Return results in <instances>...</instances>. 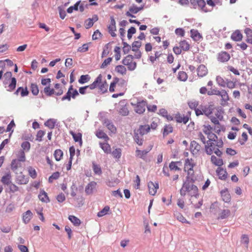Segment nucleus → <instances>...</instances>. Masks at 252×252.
Returning a JSON list of instances; mask_svg holds the SVG:
<instances>
[{
  "label": "nucleus",
  "mask_w": 252,
  "mask_h": 252,
  "mask_svg": "<svg viewBox=\"0 0 252 252\" xmlns=\"http://www.w3.org/2000/svg\"><path fill=\"white\" fill-rule=\"evenodd\" d=\"M225 112L220 106L215 107L213 113L210 116L211 122L215 125L214 130L217 134H220L221 131L225 130V127L220 124V122L224 121V115Z\"/></svg>",
  "instance_id": "nucleus-1"
},
{
  "label": "nucleus",
  "mask_w": 252,
  "mask_h": 252,
  "mask_svg": "<svg viewBox=\"0 0 252 252\" xmlns=\"http://www.w3.org/2000/svg\"><path fill=\"white\" fill-rule=\"evenodd\" d=\"M222 140L218 139L215 141L208 140L205 145V151L208 155H211L214 153L217 156L220 157L222 152L219 149L223 146Z\"/></svg>",
  "instance_id": "nucleus-2"
},
{
  "label": "nucleus",
  "mask_w": 252,
  "mask_h": 252,
  "mask_svg": "<svg viewBox=\"0 0 252 252\" xmlns=\"http://www.w3.org/2000/svg\"><path fill=\"white\" fill-rule=\"evenodd\" d=\"M180 194L182 196L188 194L191 197H196L198 195V189L192 183L186 182L180 189Z\"/></svg>",
  "instance_id": "nucleus-3"
},
{
  "label": "nucleus",
  "mask_w": 252,
  "mask_h": 252,
  "mask_svg": "<svg viewBox=\"0 0 252 252\" xmlns=\"http://www.w3.org/2000/svg\"><path fill=\"white\" fill-rule=\"evenodd\" d=\"M126 87L127 82L126 80L115 77L114 78L113 82L110 83L109 91L110 92L115 91L126 92L127 89Z\"/></svg>",
  "instance_id": "nucleus-4"
},
{
  "label": "nucleus",
  "mask_w": 252,
  "mask_h": 252,
  "mask_svg": "<svg viewBox=\"0 0 252 252\" xmlns=\"http://www.w3.org/2000/svg\"><path fill=\"white\" fill-rule=\"evenodd\" d=\"M196 163L192 158L186 159L184 163V171L187 173V178L193 180L194 177V170L193 168L195 166Z\"/></svg>",
  "instance_id": "nucleus-5"
},
{
  "label": "nucleus",
  "mask_w": 252,
  "mask_h": 252,
  "mask_svg": "<svg viewBox=\"0 0 252 252\" xmlns=\"http://www.w3.org/2000/svg\"><path fill=\"white\" fill-rule=\"evenodd\" d=\"M214 109L213 104H210L209 105H200L197 109H195V114L197 116L205 115L209 118L210 116L212 114Z\"/></svg>",
  "instance_id": "nucleus-6"
},
{
  "label": "nucleus",
  "mask_w": 252,
  "mask_h": 252,
  "mask_svg": "<svg viewBox=\"0 0 252 252\" xmlns=\"http://www.w3.org/2000/svg\"><path fill=\"white\" fill-rule=\"evenodd\" d=\"M122 64L127 67V69L132 71L134 70L137 67V63L134 61L133 56L128 55L124 58L122 61Z\"/></svg>",
  "instance_id": "nucleus-7"
},
{
  "label": "nucleus",
  "mask_w": 252,
  "mask_h": 252,
  "mask_svg": "<svg viewBox=\"0 0 252 252\" xmlns=\"http://www.w3.org/2000/svg\"><path fill=\"white\" fill-rule=\"evenodd\" d=\"M213 129L214 128L209 124L204 125L202 126V131L207 135L208 140L215 141L218 139V137L216 134L213 132Z\"/></svg>",
  "instance_id": "nucleus-8"
},
{
  "label": "nucleus",
  "mask_w": 252,
  "mask_h": 252,
  "mask_svg": "<svg viewBox=\"0 0 252 252\" xmlns=\"http://www.w3.org/2000/svg\"><path fill=\"white\" fill-rule=\"evenodd\" d=\"M133 106L134 111L138 114H142L145 111V107L146 106V102L142 100L140 102H138L136 104H133L131 103Z\"/></svg>",
  "instance_id": "nucleus-9"
},
{
  "label": "nucleus",
  "mask_w": 252,
  "mask_h": 252,
  "mask_svg": "<svg viewBox=\"0 0 252 252\" xmlns=\"http://www.w3.org/2000/svg\"><path fill=\"white\" fill-rule=\"evenodd\" d=\"M108 29L109 33L113 37H115L116 34L115 32L116 31V21L114 18L113 16L110 17V24L108 26Z\"/></svg>",
  "instance_id": "nucleus-10"
},
{
  "label": "nucleus",
  "mask_w": 252,
  "mask_h": 252,
  "mask_svg": "<svg viewBox=\"0 0 252 252\" xmlns=\"http://www.w3.org/2000/svg\"><path fill=\"white\" fill-rule=\"evenodd\" d=\"M114 70L118 75L122 76H126L127 73V69L123 64L116 65Z\"/></svg>",
  "instance_id": "nucleus-11"
},
{
  "label": "nucleus",
  "mask_w": 252,
  "mask_h": 252,
  "mask_svg": "<svg viewBox=\"0 0 252 252\" xmlns=\"http://www.w3.org/2000/svg\"><path fill=\"white\" fill-rule=\"evenodd\" d=\"M143 9V6L137 7L136 5L133 4L130 7L129 11L126 12V15L128 17H135L132 14H136Z\"/></svg>",
  "instance_id": "nucleus-12"
},
{
  "label": "nucleus",
  "mask_w": 252,
  "mask_h": 252,
  "mask_svg": "<svg viewBox=\"0 0 252 252\" xmlns=\"http://www.w3.org/2000/svg\"><path fill=\"white\" fill-rule=\"evenodd\" d=\"M102 76L101 74H99L93 83L90 84V90H94L95 88H99L101 84H103Z\"/></svg>",
  "instance_id": "nucleus-13"
},
{
  "label": "nucleus",
  "mask_w": 252,
  "mask_h": 252,
  "mask_svg": "<svg viewBox=\"0 0 252 252\" xmlns=\"http://www.w3.org/2000/svg\"><path fill=\"white\" fill-rule=\"evenodd\" d=\"M230 56L229 53L225 51L220 52L217 55V60L221 63L226 62L229 60Z\"/></svg>",
  "instance_id": "nucleus-14"
},
{
  "label": "nucleus",
  "mask_w": 252,
  "mask_h": 252,
  "mask_svg": "<svg viewBox=\"0 0 252 252\" xmlns=\"http://www.w3.org/2000/svg\"><path fill=\"white\" fill-rule=\"evenodd\" d=\"M190 151L193 155H197L199 154L201 149V146L195 141H192L190 143Z\"/></svg>",
  "instance_id": "nucleus-15"
},
{
  "label": "nucleus",
  "mask_w": 252,
  "mask_h": 252,
  "mask_svg": "<svg viewBox=\"0 0 252 252\" xmlns=\"http://www.w3.org/2000/svg\"><path fill=\"white\" fill-rule=\"evenodd\" d=\"M98 17L96 14L93 15L92 18H90L85 21V27L86 29H90L94 25V22L97 21Z\"/></svg>",
  "instance_id": "nucleus-16"
},
{
  "label": "nucleus",
  "mask_w": 252,
  "mask_h": 252,
  "mask_svg": "<svg viewBox=\"0 0 252 252\" xmlns=\"http://www.w3.org/2000/svg\"><path fill=\"white\" fill-rule=\"evenodd\" d=\"M208 72L207 67L204 64L199 65L197 68V75L200 77L205 76Z\"/></svg>",
  "instance_id": "nucleus-17"
},
{
  "label": "nucleus",
  "mask_w": 252,
  "mask_h": 252,
  "mask_svg": "<svg viewBox=\"0 0 252 252\" xmlns=\"http://www.w3.org/2000/svg\"><path fill=\"white\" fill-rule=\"evenodd\" d=\"M148 186L149 193L152 195H155L157 193V189H158V183L150 182L148 183Z\"/></svg>",
  "instance_id": "nucleus-18"
},
{
  "label": "nucleus",
  "mask_w": 252,
  "mask_h": 252,
  "mask_svg": "<svg viewBox=\"0 0 252 252\" xmlns=\"http://www.w3.org/2000/svg\"><path fill=\"white\" fill-rule=\"evenodd\" d=\"M103 125L106 126L108 129L112 133H115L117 131L116 126L109 120L105 119L103 123Z\"/></svg>",
  "instance_id": "nucleus-19"
},
{
  "label": "nucleus",
  "mask_w": 252,
  "mask_h": 252,
  "mask_svg": "<svg viewBox=\"0 0 252 252\" xmlns=\"http://www.w3.org/2000/svg\"><path fill=\"white\" fill-rule=\"evenodd\" d=\"M219 96H221V105L222 106L227 105V102L229 100L227 92L225 90H222Z\"/></svg>",
  "instance_id": "nucleus-20"
},
{
  "label": "nucleus",
  "mask_w": 252,
  "mask_h": 252,
  "mask_svg": "<svg viewBox=\"0 0 252 252\" xmlns=\"http://www.w3.org/2000/svg\"><path fill=\"white\" fill-rule=\"evenodd\" d=\"M231 212L228 209L220 210L218 214V218L219 219H225L230 216Z\"/></svg>",
  "instance_id": "nucleus-21"
},
{
  "label": "nucleus",
  "mask_w": 252,
  "mask_h": 252,
  "mask_svg": "<svg viewBox=\"0 0 252 252\" xmlns=\"http://www.w3.org/2000/svg\"><path fill=\"white\" fill-rule=\"evenodd\" d=\"M177 123L186 124L189 120L188 116L182 115L179 113L175 114L174 117Z\"/></svg>",
  "instance_id": "nucleus-22"
},
{
  "label": "nucleus",
  "mask_w": 252,
  "mask_h": 252,
  "mask_svg": "<svg viewBox=\"0 0 252 252\" xmlns=\"http://www.w3.org/2000/svg\"><path fill=\"white\" fill-rule=\"evenodd\" d=\"M190 37L195 41H200L203 38L202 36L197 30L191 29L190 31Z\"/></svg>",
  "instance_id": "nucleus-23"
},
{
  "label": "nucleus",
  "mask_w": 252,
  "mask_h": 252,
  "mask_svg": "<svg viewBox=\"0 0 252 252\" xmlns=\"http://www.w3.org/2000/svg\"><path fill=\"white\" fill-rule=\"evenodd\" d=\"M216 172L219 179L221 180H225L226 179L227 173L225 169L219 167L217 168Z\"/></svg>",
  "instance_id": "nucleus-24"
},
{
  "label": "nucleus",
  "mask_w": 252,
  "mask_h": 252,
  "mask_svg": "<svg viewBox=\"0 0 252 252\" xmlns=\"http://www.w3.org/2000/svg\"><path fill=\"white\" fill-rule=\"evenodd\" d=\"M135 142L139 145L141 146L143 142V135L138 132L137 130L134 131L133 137Z\"/></svg>",
  "instance_id": "nucleus-25"
},
{
  "label": "nucleus",
  "mask_w": 252,
  "mask_h": 252,
  "mask_svg": "<svg viewBox=\"0 0 252 252\" xmlns=\"http://www.w3.org/2000/svg\"><path fill=\"white\" fill-rule=\"evenodd\" d=\"M69 133L72 136L75 142H79L80 146H82L83 141L82 139V134L80 132L75 133L73 131H70Z\"/></svg>",
  "instance_id": "nucleus-26"
},
{
  "label": "nucleus",
  "mask_w": 252,
  "mask_h": 252,
  "mask_svg": "<svg viewBox=\"0 0 252 252\" xmlns=\"http://www.w3.org/2000/svg\"><path fill=\"white\" fill-rule=\"evenodd\" d=\"M221 197L222 199L225 202H229L231 200V196L227 189L222 190L220 191Z\"/></svg>",
  "instance_id": "nucleus-27"
},
{
  "label": "nucleus",
  "mask_w": 252,
  "mask_h": 252,
  "mask_svg": "<svg viewBox=\"0 0 252 252\" xmlns=\"http://www.w3.org/2000/svg\"><path fill=\"white\" fill-rule=\"evenodd\" d=\"M38 198L43 202L48 203L50 201L47 193L44 190H40Z\"/></svg>",
  "instance_id": "nucleus-28"
},
{
  "label": "nucleus",
  "mask_w": 252,
  "mask_h": 252,
  "mask_svg": "<svg viewBox=\"0 0 252 252\" xmlns=\"http://www.w3.org/2000/svg\"><path fill=\"white\" fill-rule=\"evenodd\" d=\"M96 136L99 139H103L105 142H108L109 140L107 135L101 129H98L95 132Z\"/></svg>",
  "instance_id": "nucleus-29"
},
{
  "label": "nucleus",
  "mask_w": 252,
  "mask_h": 252,
  "mask_svg": "<svg viewBox=\"0 0 252 252\" xmlns=\"http://www.w3.org/2000/svg\"><path fill=\"white\" fill-rule=\"evenodd\" d=\"M20 93V95L22 97H24L25 96H27L29 92L27 89V88H23V87H19L16 92L14 93V94L16 95H18L19 93Z\"/></svg>",
  "instance_id": "nucleus-30"
},
{
  "label": "nucleus",
  "mask_w": 252,
  "mask_h": 252,
  "mask_svg": "<svg viewBox=\"0 0 252 252\" xmlns=\"http://www.w3.org/2000/svg\"><path fill=\"white\" fill-rule=\"evenodd\" d=\"M96 183L95 182H91L87 186L85 189V191L87 194H90L93 192L94 189L95 188Z\"/></svg>",
  "instance_id": "nucleus-31"
},
{
  "label": "nucleus",
  "mask_w": 252,
  "mask_h": 252,
  "mask_svg": "<svg viewBox=\"0 0 252 252\" xmlns=\"http://www.w3.org/2000/svg\"><path fill=\"white\" fill-rule=\"evenodd\" d=\"M245 33L246 35V41L252 45V30L249 28L245 30Z\"/></svg>",
  "instance_id": "nucleus-32"
},
{
  "label": "nucleus",
  "mask_w": 252,
  "mask_h": 252,
  "mask_svg": "<svg viewBox=\"0 0 252 252\" xmlns=\"http://www.w3.org/2000/svg\"><path fill=\"white\" fill-rule=\"evenodd\" d=\"M99 145L104 152L106 154H110L111 153V147L107 142L103 143L100 142Z\"/></svg>",
  "instance_id": "nucleus-33"
},
{
  "label": "nucleus",
  "mask_w": 252,
  "mask_h": 252,
  "mask_svg": "<svg viewBox=\"0 0 252 252\" xmlns=\"http://www.w3.org/2000/svg\"><path fill=\"white\" fill-rule=\"evenodd\" d=\"M150 130V127L149 125L140 126L137 130L138 132L144 135L148 133Z\"/></svg>",
  "instance_id": "nucleus-34"
},
{
  "label": "nucleus",
  "mask_w": 252,
  "mask_h": 252,
  "mask_svg": "<svg viewBox=\"0 0 252 252\" xmlns=\"http://www.w3.org/2000/svg\"><path fill=\"white\" fill-rule=\"evenodd\" d=\"M32 217V213L30 210L26 211L23 215V220L24 223H28Z\"/></svg>",
  "instance_id": "nucleus-35"
},
{
  "label": "nucleus",
  "mask_w": 252,
  "mask_h": 252,
  "mask_svg": "<svg viewBox=\"0 0 252 252\" xmlns=\"http://www.w3.org/2000/svg\"><path fill=\"white\" fill-rule=\"evenodd\" d=\"M231 39L235 41H241L242 39L243 35L239 31H236L231 35Z\"/></svg>",
  "instance_id": "nucleus-36"
},
{
  "label": "nucleus",
  "mask_w": 252,
  "mask_h": 252,
  "mask_svg": "<svg viewBox=\"0 0 252 252\" xmlns=\"http://www.w3.org/2000/svg\"><path fill=\"white\" fill-rule=\"evenodd\" d=\"M211 161L213 164L216 166H221L223 165V162L221 158H217L215 156H212L211 157Z\"/></svg>",
  "instance_id": "nucleus-37"
},
{
  "label": "nucleus",
  "mask_w": 252,
  "mask_h": 252,
  "mask_svg": "<svg viewBox=\"0 0 252 252\" xmlns=\"http://www.w3.org/2000/svg\"><path fill=\"white\" fill-rule=\"evenodd\" d=\"M180 161H171L169 165V168L171 171H180L181 168L178 167V164H180Z\"/></svg>",
  "instance_id": "nucleus-38"
},
{
  "label": "nucleus",
  "mask_w": 252,
  "mask_h": 252,
  "mask_svg": "<svg viewBox=\"0 0 252 252\" xmlns=\"http://www.w3.org/2000/svg\"><path fill=\"white\" fill-rule=\"evenodd\" d=\"M11 176L10 173H7L3 176L1 179V182L4 184L8 185L11 183Z\"/></svg>",
  "instance_id": "nucleus-39"
},
{
  "label": "nucleus",
  "mask_w": 252,
  "mask_h": 252,
  "mask_svg": "<svg viewBox=\"0 0 252 252\" xmlns=\"http://www.w3.org/2000/svg\"><path fill=\"white\" fill-rule=\"evenodd\" d=\"M179 46L182 50L187 51L190 48V44L185 40L181 41L179 42Z\"/></svg>",
  "instance_id": "nucleus-40"
},
{
  "label": "nucleus",
  "mask_w": 252,
  "mask_h": 252,
  "mask_svg": "<svg viewBox=\"0 0 252 252\" xmlns=\"http://www.w3.org/2000/svg\"><path fill=\"white\" fill-rule=\"evenodd\" d=\"M18 183L21 185L27 184L29 182V178L24 175H20L17 178Z\"/></svg>",
  "instance_id": "nucleus-41"
},
{
  "label": "nucleus",
  "mask_w": 252,
  "mask_h": 252,
  "mask_svg": "<svg viewBox=\"0 0 252 252\" xmlns=\"http://www.w3.org/2000/svg\"><path fill=\"white\" fill-rule=\"evenodd\" d=\"M68 219L73 224L74 226H79L81 224V220L78 218L74 216H69Z\"/></svg>",
  "instance_id": "nucleus-42"
},
{
  "label": "nucleus",
  "mask_w": 252,
  "mask_h": 252,
  "mask_svg": "<svg viewBox=\"0 0 252 252\" xmlns=\"http://www.w3.org/2000/svg\"><path fill=\"white\" fill-rule=\"evenodd\" d=\"M175 218L180 222L182 223H187L188 224H190V222L187 220L186 218L180 213L176 212L174 214Z\"/></svg>",
  "instance_id": "nucleus-43"
},
{
  "label": "nucleus",
  "mask_w": 252,
  "mask_h": 252,
  "mask_svg": "<svg viewBox=\"0 0 252 252\" xmlns=\"http://www.w3.org/2000/svg\"><path fill=\"white\" fill-rule=\"evenodd\" d=\"M108 84L105 80H103V84H101V86H99L98 89V92L100 94H104L105 93L107 92L108 89Z\"/></svg>",
  "instance_id": "nucleus-44"
},
{
  "label": "nucleus",
  "mask_w": 252,
  "mask_h": 252,
  "mask_svg": "<svg viewBox=\"0 0 252 252\" xmlns=\"http://www.w3.org/2000/svg\"><path fill=\"white\" fill-rule=\"evenodd\" d=\"M21 161L15 159L12 160L11 163V168L13 171L16 170L19 167L21 166V164L20 163Z\"/></svg>",
  "instance_id": "nucleus-45"
},
{
  "label": "nucleus",
  "mask_w": 252,
  "mask_h": 252,
  "mask_svg": "<svg viewBox=\"0 0 252 252\" xmlns=\"http://www.w3.org/2000/svg\"><path fill=\"white\" fill-rule=\"evenodd\" d=\"M248 139V136L246 132H244L242 133L241 137L238 139V142L240 145H243L245 144Z\"/></svg>",
  "instance_id": "nucleus-46"
},
{
  "label": "nucleus",
  "mask_w": 252,
  "mask_h": 252,
  "mask_svg": "<svg viewBox=\"0 0 252 252\" xmlns=\"http://www.w3.org/2000/svg\"><path fill=\"white\" fill-rule=\"evenodd\" d=\"M56 121L53 119H50L48 120L45 123L44 125L46 126L49 127L50 129H53L55 126Z\"/></svg>",
  "instance_id": "nucleus-47"
},
{
  "label": "nucleus",
  "mask_w": 252,
  "mask_h": 252,
  "mask_svg": "<svg viewBox=\"0 0 252 252\" xmlns=\"http://www.w3.org/2000/svg\"><path fill=\"white\" fill-rule=\"evenodd\" d=\"M162 55V52H161V51H156V52H155V55L154 56H150L149 57V60H150V61L152 63H154Z\"/></svg>",
  "instance_id": "nucleus-48"
},
{
  "label": "nucleus",
  "mask_w": 252,
  "mask_h": 252,
  "mask_svg": "<svg viewBox=\"0 0 252 252\" xmlns=\"http://www.w3.org/2000/svg\"><path fill=\"white\" fill-rule=\"evenodd\" d=\"M54 156L57 161H60L63 158V152L60 149L56 150L54 152Z\"/></svg>",
  "instance_id": "nucleus-49"
},
{
  "label": "nucleus",
  "mask_w": 252,
  "mask_h": 252,
  "mask_svg": "<svg viewBox=\"0 0 252 252\" xmlns=\"http://www.w3.org/2000/svg\"><path fill=\"white\" fill-rule=\"evenodd\" d=\"M188 76L185 71H179L178 72L177 78L181 81H186L188 79Z\"/></svg>",
  "instance_id": "nucleus-50"
},
{
  "label": "nucleus",
  "mask_w": 252,
  "mask_h": 252,
  "mask_svg": "<svg viewBox=\"0 0 252 252\" xmlns=\"http://www.w3.org/2000/svg\"><path fill=\"white\" fill-rule=\"evenodd\" d=\"M28 172L29 176L32 179H35L36 178L37 175V172L33 167L32 166L28 167Z\"/></svg>",
  "instance_id": "nucleus-51"
},
{
  "label": "nucleus",
  "mask_w": 252,
  "mask_h": 252,
  "mask_svg": "<svg viewBox=\"0 0 252 252\" xmlns=\"http://www.w3.org/2000/svg\"><path fill=\"white\" fill-rule=\"evenodd\" d=\"M16 79L15 77L11 78V82L8 86V89L7 91L9 92H12L14 90H15L16 86Z\"/></svg>",
  "instance_id": "nucleus-52"
},
{
  "label": "nucleus",
  "mask_w": 252,
  "mask_h": 252,
  "mask_svg": "<svg viewBox=\"0 0 252 252\" xmlns=\"http://www.w3.org/2000/svg\"><path fill=\"white\" fill-rule=\"evenodd\" d=\"M149 152L148 151L146 150H136V156L141 158L144 159L146 155Z\"/></svg>",
  "instance_id": "nucleus-53"
},
{
  "label": "nucleus",
  "mask_w": 252,
  "mask_h": 252,
  "mask_svg": "<svg viewBox=\"0 0 252 252\" xmlns=\"http://www.w3.org/2000/svg\"><path fill=\"white\" fill-rule=\"evenodd\" d=\"M197 7L205 12L208 11L206 7V2L204 0H198Z\"/></svg>",
  "instance_id": "nucleus-54"
},
{
  "label": "nucleus",
  "mask_w": 252,
  "mask_h": 252,
  "mask_svg": "<svg viewBox=\"0 0 252 252\" xmlns=\"http://www.w3.org/2000/svg\"><path fill=\"white\" fill-rule=\"evenodd\" d=\"M173 132V127L170 125H166L164 126L163 132V136L167 135Z\"/></svg>",
  "instance_id": "nucleus-55"
},
{
  "label": "nucleus",
  "mask_w": 252,
  "mask_h": 252,
  "mask_svg": "<svg viewBox=\"0 0 252 252\" xmlns=\"http://www.w3.org/2000/svg\"><path fill=\"white\" fill-rule=\"evenodd\" d=\"M115 53V59L116 61H119L121 57V48L119 46H116L114 50Z\"/></svg>",
  "instance_id": "nucleus-56"
},
{
  "label": "nucleus",
  "mask_w": 252,
  "mask_h": 252,
  "mask_svg": "<svg viewBox=\"0 0 252 252\" xmlns=\"http://www.w3.org/2000/svg\"><path fill=\"white\" fill-rule=\"evenodd\" d=\"M72 90H73V86L71 85L70 86V87L69 88L66 94L62 97V100H64L65 99H67L68 101H70L71 99V97H72L71 96Z\"/></svg>",
  "instance_id": "nucleus-57"
},
{
  "label": "nucleus",
  "mask_w": 252,
  "mask_h": 252,
  "mask_svg": "<svg viewBox=\"0 0 252 252\" xmlns=\"http://www.w3.org/2000/svg\"><path fill=\"white\" fill-rule=\"evenodd\" d=\"M44 93L47 96H51L53 94H55V90L51 88L49 86L44 88Z\"/></svg>",
  "instance_id": "nucleus-58"
},
{
  "label": "nucleus",
  "mask_w": 252,
  "mask_h": 252,
  "mask_svg": "<svg viewBox=\"0 0 252 252\" xmlns=\"http://www.w3.org/2000/svg\"><path fill=\"white\" fill-rule=\"evenodd\" d=\"M55 95H61L63 94V90L61 87V85L59 83H57L54 85Z\"/></svg>",
  "instance_id": "nucleus-59"
},
{
  "label": "nucleus",
  "mask_w": 252,
  "mask_h": 252,
  "mask_svg": "<svg viewBox=\"0 0 252 252\" xmlns=\"http://www.w3.org/2000/svg\"><path fill=\"white\" fill-rule=\"evenodd\" d=\"M112 61V57H108L107 59H105L100 66V68L103 69L106 68L108 65L110 64Z\"/></svg>",
  "instance_id": "nucleus-60"
},
{
  "label": "nucleus",
  "mask_w": 252,
  "mask_h": 252,
  "mask_svg": "<svg viewBox=\"0 0 252 252\" xmlns=\"http://www.w3.org/2000/svg\"><path fill=\"white\" fill-rule=\"evenodd\" d=\"M90 77L89 75H82L80 76V79L78 80V82L81 84H83L85 83L88 82L90 79Z\"/></svg>",
  "instance_id": "nucleus-61"
},
{
  "label": "nucleus",
  "mask_w": 252,
  "mask_h": 252,
  "mask_svg": "<svg viewBox=\"0 0 252 252\" xmlns=\"http://www.w3.org/2000/svg\"><path fill=\"white\" fill-rule=\"evenodd\" d=\"M109 210L110 207L108 206H106L102 210L98 212L97 216L98 217H102L108 214Z\"/></svg>",
  "instance_id": "nucleus-62"
},
{
  "label": "nucleus",
  "mask_w": 252,
  "mask_h": 252,
  "mask_svg": "<svg viewBox=\"0 0 252 252\" xmlns=\"http://www.w3.org/2000/svg\"><path fill=\"white\" fill-rule=\"evenodd\" d=\"M113 157L117 159H119L121 157L122 151L121 149H116L112 153Z\"/></svg>",
  "instance_id": "nucleus-63"
},
{
  "label": "nucleus",
  "mask_w": 252,
  "mask_h": 252,
  "mask_svg": "<svg viewBox=\"0 0 252 252\" xmlns=\"http://www.w3.org/2000/svg\"><path fill=\"white\" fill-rule=\"evenodd\" d=\"M216 81L219 86L222 87L226 86V80L225 81L221 76H217L216 77Z\"/></svg>",
  "instance_id": "nucleus-64"
}]
</instances>
